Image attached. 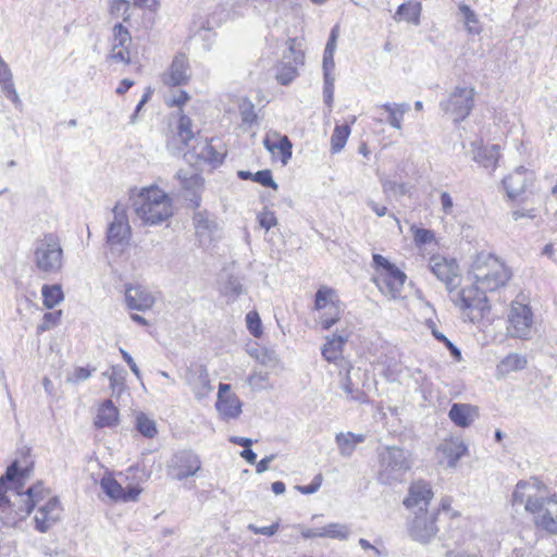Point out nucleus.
<instances>
[{
	"mask_svg": "<svg viewBox=\"0 0 557 557\" xmlns=\"http://www.w3.org/2000/svg\"><path fill=\"white\" fill-rule=\"evenodd\" d=\"M132 41L131 34L126 27L121 23L113 27V40L112 45H119V47H127Z\"/></svg>",
	"mask_w": 557,
	"mask_h": 557,
	"instance_id": "nucleus-48",
	"label": "nucleus"
},
{
	"mask_svg": "<svg viewBox=\"0 0 557 557\" xmlns=\"http://www.w3.org/2000/svg\"><path fill=\"white\" fill-rule=\"evenodd\" d=\"M372 262L374 269L372 282L379 290L388 299L400 298L407 280L406 273L379 253H373Z\"/></svg>",
	"mask_w": 557,
	"mask_h": 557,
	"instance_id": "nucleus-6",
	"label": "nucleus"
},
{
	"mask_svg": "<svg viewBox=\"0 0 557 557\" xmlns=\"http://www.w3.org/2000/svg\"><path fill=\"white\" fill-rule=\"evenodd\" d=\"M323 476L321 473L317 474L309 485H297L296 488L306 495L313 494L319 491L322 485Z\"/></svg>",
	"mask_w": 557,
	"mask_h": 557,
	"instance_id": "nucleus-61",
	"label": "nucleus"
},
{
	"mask_svg": "<svg viewBox=\"0 0 557 557\" xmlns=\"http://www.w3.org/2000/svg\"><path fill=\"white\" fill-rule=\"evenodd\" d=\"M129 9V2L127 0H113L110 5V12L111 14L119 15L122 13L124 16V20H127L129 17L128 14Z\"/></svg>",
	"mask_w": 557,
	"mask_h": 557,
	"instance_id": "nucleus-62",
	"label": "nucleus"
},
{
	"mask_svg": "<svg viewBox=\"0 0 557 557\" xmlns=\"http://www.w3.org/2000/svg\"><path fill=\"white\" fill-rule=\"evenodd\" d=\"M377 366L382 367V373L388 381H395L401 372V366L395 358L385 357L377 362Z\"/></svg>",
	"mask_w": 557,
	"mask_h": 557,
	"instance_id": "nucleus-44",
	"label": "nucleus"
},
{
	"mask_svg": "<svg viewBox=\"0 0 557 557\" xmlns=\"http://www.w3.org/2000/svg\"><path fill=\"white\" fill-rule=\"evenodd\" d=\"M499 159V146L492 145L486 147H479L473 151V160L484 166L494 171Z\"/></svg>",
	"mask_w": 557,
	"mask_h": 557,
	"instance_id": "nucleus-31",
	"label": "nucleus"
},
{
	"mask_svg": "<svg viewBox=\"0 0 557 557\" xmlns=\"http://www.w3.org/2000/svg\"><path fill=\"white\" fill-rule=\"evenodd\" d=\"M508 333L518 338H529L532 333L533 313L531 308L519 300L511 302L508 315Z\"/></svg>",
	"mask_w": 557,
	"mask_h": 557,
	"instance_id": "nucleus-12",
	"label": "nucleus"
},
{
	"mask_svg": "<svg viewBox=\"0 0 557 557\" xmlns=\"http://www.w3.org/2000/svg\"><path fill=\"white\" fill-rule=\"evenodd\" d=\"M189 384L195 397L199 400L206 398L213 389L206 369H201L197 374H195Z\"/></svg>",
	"mask_w": 557,
	"mask_h": 557,
	"instance_id": "nucleus-35",
	"label": "nucleus"
},
{
	"mask_svg": "<svg viewBox=\"0 0 557 557\" xmlns=\"http://www.w3.org/2000/svg\"><path fill=\"white\" fill-rule=\"evenodd\" d=\"M119 421V410L113 405L112 400H104L99 409L95 420V425L97 428H110L117 423Z\"/></svg>",
	"mask_w": 557,
	"mask_h": 557,
	"instance_id": "nucleus-30",
	"label": "nucleus"
},
{
	"mask_svg": "<svg viewBox=\"0 0 557 557\" xmlns=\"http://www.w3.org/2000/svg\"><path fill=\"white\" fill-rule=\"evenodd\" d=\"M136 429L147 438H153L158 433L154 420L150 419L145 413H139L136 417Z\"/></svg>",
	"mask_w": 557,
	"mask_h": 557,
	"instance_id": "nucleus-43",
	"label": "nucleus"
},
{
	"mask_svg": "<svg viewBox=\"0 0 557 557\" xmlns=\"http://www.w3.org/2000/svg\"><path fill=\"white\" fill-rule=\"evenodd\" d=\"M25 478L26 471H21L16 461L7 468L5 473L0 478V510L11 506L10 499L7 496L10 490H13L18 497L20 488L23 486Z\"/></svg>",
	"mask_w": 557,
	"mask_h": 557,
	"instance_id": "nucleus-16",
	"label": "nucleus"
},
{
	"mask_svg": "<svg viewBox=\"0 0 557 557\" xmlns=\"http://www.w3.org/2000/svg\"><path fill=\"white\" fill-rule=\"evenodd\" d=\"M434 337L440 342L444 343L446 347L449 349L450 354L457 359L460 360L461 352L460 350L441 332L433 330L432 331Z\"/></svg>",
	"mask_w": 557,
	"mask_h": 557,
	"instance_id": "nucleus-63",
	"label": "nucleus"
},
{
	"mask_svg": "<svg viewBox=\"0 0 557 557\" xmlns=\"http://www.w3.org/2000/svg\"><path fill=\"white\" fill-rule=\"evenodd\" d=\"M109 57L111 60L119 63L128 64L131 62V53L127 47L112 45Z\"/></svg>",
	"mask_w": 557,
	"mask_h": 557,
	"instance_id": "nucleus-52",
	"label": "nucleus"
},
{
	"mask_svg": "<svg viewBox=\"0 0 557 557\" xmlns=\"http://www.w3.org/2000/svg\"><path fill=\"white\" fill-rule=\"evenodd\" d=\"M320 529V537H330V539H346L349 534V530L345 524L341 523H330Z\"/></svg>",
	"mask_w": 557,
	"mask_h": 557,
	"instance_id": "nucleus-45",
	"label": "nucleus"
},
{
	"mask_svg": "<svg viewBox=\"0 0 557 557\" xmlns=\"http://www.w3.org/2000/svg\"><path fill=\"white\" fill-rule=\"evenodd\" d=\"M256 360L268 368H274L277 363L275 354L267 349H261L260 354L256 355Z\"/></svg>",
	"mask_w": 557,
	"mask_h": 557,
	"instance_id": "nucleus-57",
	"label": "nucleus"
},
{
	"mask_svg": "<svg viewBox=\"0 0 557 557\" xmlns=\"http://www.w3.org/2000/svg\"><path fill=\"white\" fill-rule=\"evenodd\" d=\"M411 467L410 451L398 446H387L379 454L377 480L383 484L399 482Z\"/></svg>",
	"mask_w": 557,
	"mask_h": 557,
	"instance_id": "nucleus-7",
	"label": "nucleus"
},
{
	"mask_svg": "<svg viewBox=\"0 0 557 557\" xmlns=\"http://www.w3.org/2000/svg\"><path fill=\"white\" fill-rule=\"evenodd\" d=\"M33 262L37 271L45 275H53L62 271L64 251L58 235L46 233L35 240Z\"/></svg>",
	"mask_w": 557,
	"mask_h": 557,
	"instance_id": "nucleus-5",
	"label": "nucleus"
},
{
	"mask_svg": "<svg viewBox=\"0 0 557 557\" xmlns=\"http://www.w3.org/2000/svg\"><path fill=\"white\" fill-rule=\"evenodd\" d=\"M246 324L252 336L260 337L262 335L261 319L257 311H249L246 314Z\"/></svg>",
	"mask_w": 557,
	"mask_h": 557,
	"instance_id": "nucleus-50",
	"label": "nucleus"
},
{
	"mask_svg": "<svg viewBox=\"0 0 557 557\" xmlns=\"http://www.w3.org/2000/svg\"><path fill=\"white\" fill-rule=\"evenodd\" d=\"M352 368H348L346 373L343 375L339 386L343 389V392L346 394V398L351 401L357 403H366L367 396L362 389H360L356 384L352 382L351 373Z\"/></svg>",
	"mask_w": 557,
	"mask_h": 557,
	"instance_id": "nucleus-36",
	"label": "nucleus"
},
{
	"mask_svg": "<svg viewBox=\"0 0 557 557\" xmlns=\"http://www.w3.org/2000/svg\"><path fill=\"white\" fill-rule=\"evenodd\" d=\"M216 409L226 419L237 418L242 412V401L231 393L228 384L221 383L218 392Z\"/></svg>",
	"mask_w": 557,
	"mask_h": 557,
	"instance_id": "nucleus-22",
	"label": "nucleus"
},
{
	"mask_svg": "<svg viewBox=\"0 0 557 557\" xmlns=\"http://www.w3.org/2000/svg\"><path fill=\"white\" fill-rule=\"evenodd\" d=\"M348 336L342 334H333L325 337V344L322 347V356L329 362H336L342 358L343 346L347 342Z\"/></svg>",
	"mask_w": 557,
	"mask_h": 557,
	"instance_id": "nucleus-29",
	"label": "nucleus"
},
{
	"mask_svg": "<svg viewBox=\"0 0 557 557\" xmlns=\"http://www.w3.org/2000/svg\"><path fill=\"white\" fill-rule=\"evenodd\" d=\"M381 108L388 114L387 123L395 129H401L404 115L410 110L407 102H386Z\"/></svg>",
	"mask_w": 557,
	"mask_h": 557,
	"instance_id": "nucleus-34",
	"label": "nucleus"
},
{
	"mask_svg": "<svg viewBox=\"0 0 557 557\" xmlns=\"http://www.w3.org/2000/svg\"><path fill=\"white\" fill-rule=\"evenodd\" d=\"M469 276L483 292H496L505 287L511 277L509 268L491 253H478L471 264Z\"/></svg>",
	"mask_w": 557,
	"mask_h": 557,
	"instance_id": "nucleus-3",
	"label": "nucleus"
},
{
	"mask_svg": "<svg viewBox=\"0 0 557 557\" xmlns=\"http://www.w3.org/2000/svg\"><path fill=\"white\" fill-rule=\"evenodd\" d=\"M253 181L261 184L265 187H271L273 189H277V184L274 182L272 177V173L270 170H261L253 174Z\"/></svg>",
	"mask_w": 557,
	"mask_h": 557,
	"instance_id": "nucleus-53",
	"label": "nucleus"
},
{
	"mask_svg": "<svg viewBox=\"0 0 557 557\" xmlns=\"http://www.w3.org/2000/svg\"><path fill=\"white\" fill-rule=\"evenodd\" d=\"M429 269L437 280L445 284L449 293L460 285V269L455 259H448L440 255L432 256L429 260Z\"/></svg>",
	"mask_w": 557,
	"mask_h": 557,
	"instance_id": "nucleus-14",
	"label": "nucleus"
},
{
	"mask_svg": "<svg viewBox=\"0 0 557 557\" xmlns=\"http://www.w3.org/2000/svg\"><path fill=\"white\" fill-rule=\"evenodd\" d=\"M176 176L181 181L183 187L186 189L193 188L200 182V177L198 175L193 174L188 176L184 171H178Z\"/></svg>",
	"mask_w": 557,
	"mask_h": 557,
	"instance_id": "nucleus-64",
	"label": "nucleus"
},
{
	"mask_svg": "<svg viewBox=\"0 0 557 557\" xmlns=\"http://www.w3.org/2000/svg\"><path fill=\"white\" fill-rule=\"evenodd\" d=\"M421 14V4L419 2H406L398 7L394 18L396 21H406L413 25H419Z\"/></svg>",
	"mask_w": 557,
	"mask_h": 557,
	"instance_id": "nucleus-38",
	"label": "nucleus"
},
{
	"mask_svg": "<svg viewBox=\"0 0 557 557\" xmlns=\"http://www.w3.org/2000/svg\"><path fill=\"white\" fill-rule=\"evenodd\" d=\"M61 317V311L47 312L44 314V321L37 326L38 333L49 330L52 325L58 324Z\"/></svg>",
	"mask_w": 557,
	"mask_h": 557,
	"instance_id": "nucleus-55",
	"label": "nucleus"
},
{
	"mask_svg": "<svg viewBox=\"0 0 557 557\" xmlns=\"http://www.w3.org/2000/svg\"><path fill=\"white\" fill-rule=\"evenodd\" d=\"M458 15L470 35L481 34L482 26L480 24L478 15L469 5L460 4L458 8Z\"/></svg>",
	"mask_w": 557,
	"mask_h": 557,
	"instance_id": "nucleus-37",
	"label": "nucleus"
},
{
	"mask_svg": "<svg viewBox=\"0 0 557 557\" xmlns=\"http://www.w3.org/2000/svg\"><path fill=\"white\" fill-rule=\"evenodd\" d=\"M263 146L273 156L278 153L284 165H286L292 158L293 145L286 135L270 132L263 139Z\"/></svg>",
	"mask_w": 557,
	"mask_h": 557,
	"instance_id": "nucleus-23",
	"label": "nucleus"
},
{
	"mask_svg": "<svg viewBox=\"0 0 557 557\" xmlns=\"http://www.w3.org/2000/svg\"><path fill=\"white\" fill-rule=\"evenodd\" d=\"M126 372L123 368L113 366L110 371L103 373L110 381V387L115 391L124 385Z\"/></svg>",
	"mask_w": 557,
	"mask_h": 557,
	"instance_id": "nucleus-47",
	"label": "nucleus"
},
{
	"mask_svg": "<svg viewBox=\"0 0 557 557\" xmlns=\"http://www.w3.org/2000/svg\"><path fill=\"white\" fill-rule=\"evenodd\" d=\"M527 359L518 354H509L496 367V377L504 379L509 373L524 369Z\"/></svg>",
	"mask_w": 557,
	"mask_h": 557,
	"instance_id": "nucleus-32",
	"label": "nucleus"
},
{
	"mask_svg": "<svg viewBox=\"0 0 557 557\" xmlns=\"http://www.w3.org/2000/svg\"><path fill=\"white\" fill-rule=\"evenodd\" d=\"M102 491L114 500H122L124 497V488L111 476H104L100 482Z\"/></svg>",
	"mask_w": 557,
	"mask_h": 557,
	"instance_id": "nucleus-42",
	"label": "nucleus"
},
{
	"mask_svg": "<svg viewBox=\"0 0 557 557\" xmlns=\"http://www.w3.org/2000/svg\"><path fill=\"white\" fill-rule=\"evenodd\" d=\"M248 530L255 534H261L265 536H273L280 529L278 522H275L268 527H257L256 524H248Z\"/></svg>",
	"mask_w": 557,
	"mask_h": 557,
	"instance_id": "nucleus-59",
	"label": "nucleus"
},
{
	"mask_svg": "<svg viewBox=\"0 0 557 557\" xmlns=\"http://www.w3.org/2000/svg\"><path fill=\"white\" fill-rule=\"evenodd\" d=\"M511 503L513 506H523L536 528L557 535V496L550 495L547 486L537 478L519 481L512 492Z\"/></svg>",
	"mask_w": 557,
	"mask_h": 557,
	"instance_id": "nucleus-1",
	"label": "nucleus"
},
{
	"mask_svg": "<svg viewBox=\"0 0 557 557\" xmlns=\"http://www.w3.org/2000/svg\"><path fill=\"white\" fill-rule=\"evenodd\" d=\"M47 490L41 482L29 486L24 493H18L20 505L16 515L25 519L37 507L34 517L35 529L41 533L49 531L61 520L63 508L58 497H49Z\"/></svg>",
	"mask_w": 557,
	"mask_h": 557,
	"instance_id": "nucleus-2",
	"label": "nucleus"
},
{
	"mask_svg": "<svg viewBox=\"0 0 557 557\" xmlns=\"http://www.w3.org/2000/svg\"><path fill=\"white\" fill-rule=\"evenodd\" d=\"M201 469L200 457L190 449L176 453L168 465V473L174 480L183 481L194 476Z\"/></svg>",
	"mask_w": 557,
	"mask_h": 557,
	"instance_id": "nucleus-13",
	"label": "nucleus"
},
{
	"mask_svg": "<svg viewBox=\"0 0 557 557\" xmlns=\"http://www.w3.org/2000/svg\"><path fill=\"white\" fill-rule=\"evenodd\" d=\"M475 94L474 87L458 85L440 102V108L455 123L461 122L470 115Z\"/></svg>",
	"mask_w": 557,
	"mask_h": 557,
	"instance_id": "nucleus-8",
	"label": "nucleus"
},
{
	"mask_svg": "<svg viewBox=\"0 0 557 557\" xmlns=\"http://www.w3.org/2000/svg\"><path fill=\"white\" fill-rule=\"evenodd\" d=\"M219 293L226 299L227 304H232L246 294V288L238 276L226 274L220 276Z\"/></svg>",
	"mask_w": 557,
	"mask_h": 557,
	"instance_id": "nucleus-26",
	"label": "nucleus"
},
{
	"mask_svg": "<svg viewBox=\"0 0 557 557\" xmlns=\"http://www.w3.org/2000/svg\"><path fill=\"white\" fill-rule=\"evenodd\" d=\"M410 232L412 234L414 245L419 248L426 245L436 244L435 233L432 230L411 225Z\"/></svg>",
	"mask_w": 557,
	"mask_h": 557,
	"instance_id": "nucleus-41",
	"label": "nucleus"
},
{
	"mask_svg": "<svg viewBox=\"0 0 557 557\" xmlns=\"http://www.w3.org/2000/svg\"><path fill=\"white\" fill-rule=\"evenodd\" d=\"M258 222L262 228L269 231L271 227L277 224V219L274 212L265 210L258 214Z\"/></svg>",
	"mask_w": 557,
	"mask_h": 557,
	"instance_id": "nucleus-56",
	"label": "nucleus"
},
{
	"mask_svg": "<svg viewBox=\"0 0 557 557\" xmlns=\"http://www.w3.org/2000/svg\"><path fill=\"white\" fill-rule=\"evenodd\" d=\"M177 135L184 145H188L194 138L191 129V120L187 115H181L177 126Z\"/></svg>",
	"mask_w": 557,
	"mask_h": 557,
	"instance_id": "nucleus-46",
	"label": "nucleus"
},
{
	"mask_svg": "<svg viewBox=\"0 0 557 557\" xmlns=\"http://www.w3.org/2000/svg\"><path fill=\"white\" fill-rule=\"evenodd\" d=\"M41 295H42L44 306L49 309L55 307L64 299L62 288L58 284L44 285L41 288Z\"/></svg>",
	"mask_w": 557,
	"mask_h": 557,
	"instance_id": "nucleus-39",
	"label": "nucleus"
},
{
	"mask_svg": "<svg viewBox=\"0 0 557 557\" xmlns=\"http://www.w3.org/2000/svg\"><path fill=\"white\" fill-rule=\"evenodd\" d=\"M359 545L361 548L366 552H370L369 557H382L386 556V549L382 545H372L369 541L366 539L359 540Z\"/></svg>",
	"mask_w": 557,
	"mask_h": 557,
	"instance_id": "nucleus-54",
	"label": "nucleus"
},
{
	"mask_svg": "<svg viewBox=\"0 0 557 557\" xmlns=\"http://www.w3.org/2000/svg\"><path fill=\"white\" fill-rule=\"evenodd\" d=\"M414 518L409 523V534L416 541L426 543L437 533L435 524V513L424 511L422 513H413Z\"/></svg>",
	"mask_w": 557,
	"mask_h": 557,
	"instance_id": "nucleus-18",
	"label": "nucleus"
},
{
	"mask_svg": "<svg viewBox=\"0 0 557 557\" xmlns=\"http://www.w3.org/2000/svg\"><path fill=\"white\" fill-rule=\"evenodd\" d=\"M154 296L147 287L139 284L125 285V302L129 310H149L154 305Z\"/></svg>",
	"mask_w": 557,
	"mask_h": 557,
	"instance_id": "nucleus-19",
	"label": "nucleus"
},
{
	"mask_svg": "<svg viewBox=\"0 0 557 557\" xmlns=\"http://www.w3.org/2000/svg\"><path fill=\"white\" fill-rule=\"evenodd\" d=\"M448 417L456 426L466 429L478 419V407L470 404L454 403L449 409Z\"/></svg>",
	"mask_w": 557,
	"mask_h": 557,
	"instance_id": "nucleus-24",
	"label": "nucleus"
},
{
	"mask_svg": "<svg viewBox=\"0 0 557 557\" xmlns=\"http://www.w3.org/2000/svg\"><path fill=\"white\" fill-rule=\"evenodd\" d=\"M350 134V127L345 125H337L331 136V151L338 153L346 145Z\"/></svg>",
	"mask_w": 557,
	"mask_h": 557,
	"instance_id": "nucleus-40",
	"label": "nucleus"
},
{
	"mask_svg": "<svg viewBox=\"0 0 557 557\" xmlns=\"http://www.w3.org/2000/svg\"><path fill=\"white\" fill-rule=\"evenodd\" d=\"M433 498L431 485L422 480L414 481L408 488V495L404 499V506L412 513L428 511L430 502Z\"/></svg>",
	"mask_w": 557,
	"mask_h": 557,
	"instance_id": "nucleus-15",
	"label": "nucleus"
},
{
	"mask_svg": "<svg viewBox=\"0 0 557 557\" xmlns=\"http://www.w3.org/2000/svg\"><path fill=\"white\" fill-rule=\"evenodd\" d=\"M113 220L107 231V243L112 252L121 253L129 245L131 226L125 207L116 203L112 210Z\"/></svg>",
	"mask_w": 557,
	"mask_h": 557,
	"instance_id": "nucleus-10",
	"label": "nucleus"
},
{
	"mask_svg": "<svg viewBox=\"0 0 557 557\" xmlns=\"http://www.w3.org/2000/svg\"><path fill=\"white\" fill-rule=\"evenodd\" d=\"M91 371L79 367L76 368L66 379V382L77 384L79 382L86 381L90 377Z\"/></svg>",
	"mask_w": 557,
	"mask_h": 557,
	"instance_id": "nucleus-60",
	"label": "nucleus"
},
{
	"mask_svg": "<svg viewBox=\"0 0 557 557\" xmlns=\"http://www.w3.org/2000/svg\"><path fill=\"white\" fill-rule=\"evenodd\" d=\"M534 181L533 172L523 166L517 168L512 173L503 180V185L509 198L513 199L524 193Z\"/></svg>",
	"mask_w": 557,
	"mask_h": 557,
	"instance_id": "nucleus-21",
	"label": "nucleus"
},
{
	"mask_svg": "<svg viewBox=\"0 0 557 557\" xmlns=\"http://www.w3.org/2000/svg\"><path fill=\"white\" fill-rule=\"evenodd\" d=\"M314 310L319 313L318 322L323 330H330L338 322L344 311L336 290L327 286H321L317 290Z\"/></svg>",
	"mask_w": 557,
	"mask_h": 557,
	"instance_id": "nucleus-9",
	"label": "nucleus"
},
{
	"mask_svg": "<svg viewBox=\"0 0 557 557\" xmlns=\"http://www.w3.org/2000/svg\"><path fill=\"white\" fill-rule=\"evenodd\" d=\"M133 208L136 215L145 224H159L173 214L170 197L159 187L143 188L133 198Z\"/></svg>",
	"mask_w": 557,
	"mask_h": 557,
	"instance_id": "nucleus-4",
	"label": "nucleus"
},
{
	"mask_svg": "<svg viewBox=\"0 0 557 557\" xmlns=\"http://www.w3.org/2000/svg\"><path fill=\"white\" fill-rule=\"evenodd\" d=\"M382 188L386 195L393 194L395 196H404L407 194V187L403 183H397L391 180H382Z\"/></svg>",
	"mask_w": 557,
	"mask_h": 557,
	"instance_id": "nucleus-51",
	"label": "nucleus"
},
{
	"mask_svg": "<svg viewBox=\"0 0 557 557\" xmlns=\"http://www.w3.org/2000/svg\"><path fill=\"white\" fill-rule=\"evenodd\" d=\"M305 54L301 42L297 38H288L286 50L277 67L276 78L282 85L289 84L298 74L297 70L304 64Z\"/></svg>",
	"mask_w": 557,
	"mask_h": 557,
	"instance_id": "nucleus-11",
	"label": "nucleus"
},
{
	"mask_svg": "<svg viewBox=\"0 0 557 557\" xmlns=\"http://www.w3.org/2000/svg\"><path fill=\"white\" fill-rule=\"evenodd\" d=\"M213 141V139L199 141L197 146L194 147V152L199 160H203L205 162L216 166L223 162L226 150L222 145L216 146Z\"/></svg>",
	"mask_w": 557,
	"mask_h": 557,
	"instance_id": "nucleus-25",
	"label": "nucleus"
},
{
	"mask_svg": "<svg viewBox=\"0 0 557 557\" xmlns=\"http://www.w3.org/2000/svg\"><path fill=\"white\" fill-rule=\"evenodd\" d=\"M193 220L199 242L203 244L211 240L212 234L216 230L214 219L207 211H197Z\"/></svg>",
	"mask_w": 557,
	"mask_h": 557,
	"instance_id": "nucleus-28",
	"label": "nucleus"
},
{
	"mask_svg": "<svg viewBox=\"0 0 557 557\" xmlns=\"http://www.w3.org/2000/svg\"><path fill=\"white\" fill-rule=\"evenodd\" d=\"M268 381L267 373H258L253 372L247 377V384L252 389H262L265 386V382Z\"/></svg>",
	"mask_w": 557,
	"mask_h": 557,
	"instance_id": "nucleus-58",
	"label": "nucleus"
},
{
	"mask_svg": "<svg viewBox=\"0 0 557 557\" xmlns=\"http://www.w3.org/2000/svg\"><path fill=\"white\" fill-rule=\"evenodd\" d=\"M438 451L447 459V467L455 468L458 460L466 454L467 446L460 438L454 437L441 443Z\"/></svg>",
	"mask_w": 557,
	"mask_h": 557,
	"instance_id": "nucleus-27",
	"label": "nucleus"
},
{
	"mask_svg": "<svg viewBox=\"0 0 557 557\" xmlns=\"http://www.w3.org/2000/svg\"><path fill=\"white\" fill-rule=\"evenodd\" d=\"M487 292H483L476 287V284L462 288L454 299L457 307L462 310L469 309L471 311L476 310L481 315L488 310L487 306Z\"/></svg>",
	"mask_w": 557,
	"mask_h": 557,
	"instance_id": "nucleus-17",
	"label": "nucleus"
},
{
	"mask_svg": "<svg viewBox=\"0 0 557 557\" xmlns=\"http://www.w3.org/2000/svg\"><path fill=\"white\" fill-rule=\"evenodd\" d=\"M239 114L244 124H252L256 122L257 114L255 112V106L251 101L244 99L239 103Z\"/></svg>",
	"mask_w": 557,
	"mask_h": 557,
	"instance_id": "nucleus-49",
	"label": "nucleus"
},
{
	"mask_svg": "<svg viewBox=\"0 0 557 557\" xmlns=\"http://www.w3.org/2000/svg\"><path fill=\"white\" fill-rule=\"evenodd\" d=\"M366 436L363 434H355L351 432L347 433H338L335 436V442L337 444L339 454L343 457H350L356 449V446L360 443H363Z\"/></svg>",
	"mask_w": 557,
	"mask_h": 557,
	"instance_id": "nucleus-33",
	"label": "nucleus"
},
{
	"mask_svg": "<svg viewBox=\"0 0 557 557\" xmlns=\"http://www.w3.org/2000/svg\"><path fill=\"white\" fill-rule=\"evenodd\" d=\"M190 78V66L185 54H176L168 71L162 75V82L168 86L186 84Z\"/></svg>",
	"mask_w": 557,
	"mask_h": 557,
	"instance_id": "nucleus-20",
	"label": "nucleus"
}]
</instances>
